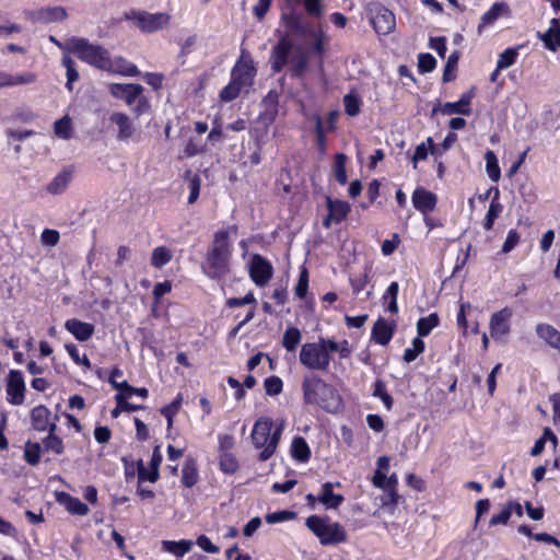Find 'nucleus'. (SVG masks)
Segmentation results:
<instances>
[{"mask_svg": "<svg viewBox=\"0 0 560 560\" xmlns=\"http://www.w3.org/2000/svg\"><path fill=\"white\" fill-rule=\"evenodd\" d=\"M57 501L63 505L67 511L74 515H85L89 513V508L79 499L71 497L66 492L56 493Z\"/></svg>", "mask_w": 560, "mask_h": 560, "instance_id": "4be33fe9", "label": "nucleus"}, {"mask_svg": "<svg viewBox=\"0 0 560 560\" xmlns=\"http://www.w3.org/2000/svg\"><path fill=\"white\" fill-rule=\"evenodd\" d=\"M311 36H313L315 38L313 49L317 54H320V55L324 54L326 51V44L328 40L326 34H324L322 31H318V32L313 31Z\"/></svg>", "mask_w": 560, "mask_h": 560, "instance_id": "338daca9", "label": "nucleus"}, {"mask_svg": "<svg viewBox=\"0 0 560 560\" xmlns=\"http://www.w3.org/2000/svg\"><path fill=\"white\" fill-rule=\"evenodd\" d=\"M511 317L512 311L509 307H504L491 315L489 328L492 338L500 339L510 332Z\"/></svg>", "mask_w": 560, "mask_h": 560, "instance_id": "1a4fd4ad", "label": "nucleus"}, {"mask_svg": "<svg viewBox=\"0 0 560 560\" xmlns=\"http://www.w3.org/2000/svg\"><path fill=\"white\" fill-rule=\"evenodd\" d=\"M542 40L550 50H556L560 46V24L556 19L552 20V26L542 35Z\"/></svg>", "mask_w": 560, "mask_h": 560, "instance_id": "7c9ffc66", "label": "nucleus"}, {"mask_svg": "<svg viewBox=\"0 0 560 560\" xmlns=\"http://www.w3.org/2000/svg\"><path fill=\"white\" fill-rule=\"evenodd\" d=\"M43 448L46 452H52L56 455H59L63 452L62 441L49 432L48 436L43 440Z\"/></svg>", "mask_w": 560, "mask_h": 560, "instance_id": "49530a36", "label": "nucleus"}, {"mask_svg": "<svg viewBox=\"0 0 560 560\" xmlns=\"http://www.w3.org/2000/svg\"><path fill=\"white\" fill-rule=\"evenodd\" d=\"M433 149V140L432 138H428L425 142L420 143L412 155L413 168L417 167V162L421 160H425L428 156V150Z\"/></svg>", "mask_w": 560, "mask_h": 560, "instance_id": "864d4df0", "label": "nucleus"}, {"mask_svg": "<svg viewBox=\"0 0 560 560\" xmlns=\"http://www.w3.org/2000/svg\"><path fill=\"white\" fill-rule=\"evenodd\" d=\"M291 454L299 462H306L310 458L311 451L303 438L299 436L292 441Z\"/></svg>", "mask_w": 560, "mask_h": 560, "instance_id": "2f4dec72", "label": "nucleus"}, {"mask_svg": "<svg viewBox=\"0 0 560 560\" xmlns=\"http://www.w3.org/2000/svg\"><path fill=\"white\" fill-rule=\"evenodd\" d=\"M44 23H50L56 21H62L66 19V10L61 7L43 8Z\"/></svg>", "mask_w": 560, "mask_h": 560, "instance_id": "de8ad7c7", "label": "nucleus"}, {"mask_svg": "<svg viewBox=\"0 0 560 560\" xmlns=\"http://www.w3.org/2000/svg\"><path fill=\"white\" fill-rule=\"evenodd\" d=\"M265 389L268 395H278L282 390V382L277 376H270L265 381Z\"/></svg>", "mask_w": 560, "mask_h": 560, "instance_id": "69168bd1", "label": "nucleus"}, {"mask_svg": "<svg viewBox=\"0 0 560 560\" xmlns=\"http://www.w3.org/2000/svg\"><path fill=\"white\" fill-rule=\"evenodd\" d=\"M37 81V75L31 71H24L19 74H11L0 70V89L12 88L15 85H28Z\"/></svg>", "mask_w": 560, "mask_h": 560, "instance_id": "dca6fc26", "label": "nucleus"}, {"mask_svg": "<svg viewBox=\"0 0 560 560\" xmlns=\"http://www.w3.org/2000/svg\"><path fill=\"white\" fill-rule=\"evenodd\" d=\"M292 48V45L289 39L282 37L278 44L273 47L272 54L270 57L271 69L275 72H279L283 69V67L288 62V56Z\"/></svg>", "mask_w": 560, "mask_h": 560, "instance_id": "4468645a", "label": "nucleus"}, {"mask_svg": "<svg viewBox=\"0 0 560 560\" xmlns=\"http://www.w3.org/2000/svg\"><path fill=\"white\" fill-rule=\"evenodd\" d=\"M272 425V420L267 417L258 418L254 424L252 441L257 448L264 447L259 454L260 460L270 458L279 444L282 424L278 425L271 433Z\"/></svg>", "mask_w": 560, "mask_h": 560, "instance_id": "f03ea898", "label": "nucleus"}, {"mask_svg": "<svg viewBox=\"0 0 560 560\" xmlns=\"http://www.w3.org/2000/svg\"><path fill=\"white\" fill-rule=\"evenodd\" d=\"M539 338L544 339L549 346L560 351V331L547 324H539L536 327Z\"/></svg>", "mask_w": 560, "mask_h": 560, "instance_id": "bb28decb", "label": "nucleus"}, {"mask_svg": "<svg viewBox=\"0 0 560 560\" xmlns=\"http://www.w3.org/2000/svg\"><path fill=\"white\" fill-rule=\"evenodd\" d=\"M65 328L75 337L79 341H86L89 340L94 331L95 327L94 325L85 322H81L77 318L68 319L65 323Z\"/></svg>", "mask_w": 560, "mask_h": 560, "instance_id": "a211bd4d", "label": "nucleus"}, {"mask_svg": "<svg viewBox=\"0 0 560 560\" xmlns=\"http://www.w3.org/2000/svg\"><path fill=\"white\" fill-rule=\"evenodd\" d=\"M230 247L228 243V233L219 231L214 235L213 246L207 257V273L212 277H219L228 270Z\"/></svg>", "mask_w": 560, "mask_h": 560, "instance_id": "39448f33", "label": "nucleus"}, {"mask_svg": "<svg viewBox=\"0 0 560 560\" xmlns=\"http://www.w3.org/2000/svg\"><path fill=\"white\" fill-rule=\"evenodd\" d=\"M254 75L255 68L252 60H246L244 57L241 58L232 70V79L238 81L243 86L250 84Z\"/></svg>", "mask_w": 560, "mask_h": 560, "instance_id": "aec40b11", "label": "nucleus"}, {"mask_svg": "<svg viewBox=\"0 0 560 560\" xmlns=\"http://www.w3.org/2000/svg\"><path fill=\"white\" fill-rule=\"evenodd\" d=\"M161 462H162V455H161V452H160V446H155L154 450H153L152 456H151V460L149 463L150 474L145 475V467H144V465L141 462L138 464V480H139V483L144 481V480H148L150 482L158 481V479L160 477L159 466H160Z\"/></svg>", "mask_w": 560, "mask_h": 560, "instance_id": "f3484780", "label": "nucleus"}, {"mask_svg": "<svg viewBox=\"0 0 560 560\" xmlns=\"http://www.w3.org/2000/svg\"><path fill=\"white\" fill-rule=\"evenodd\" d=\"M305 11L313 18H320L324 14L323 0H303Z\"/></svg>", "mask_w": 560, "mask_h": 560, "instance_id": "6e6d98bb", "label": "nucleus"}, {"mask_svg": "<svg viewBox=\"0 0 560 560\" xmlns=\"http://www.w3.org/2000/svg\"><path fill=\"white\" fill-rule=\"evenodd\" d=\"M243 85L238 83V81H232L229 85H226L220 93V98L222 102H230L236 98L242 90Z\"/></svg>", "mask_w": 560, "mask_h": 560, "instance_id": "09e8293b", "label": "nucleus"}, {"mask_svg": "<svg viewBox=\"0 0 560 560\" xmlns=\"http://www.w3.org/2000/svg\"><path fill=\"white\" fill-rule=\"evenodd\" d=\"M121 375H122V372L118 369H114L112 371L110 376H109V382L113 385V387L118 389L120 393H124L127 397H130L132 394H137L142 398L148 397L147 388H135V387L130 386L127 383V381L117 382V377L118 376L120 377Z\"/></svg>", "mask_w": 560, "mask_h": 560, "instance_id": "5701e85b", "label": "nucleus"}, {"mask_svg": "<svg viewBox=\"0 0 560 560\" xmlns=\"http://www.w3.org/2000/svg\"><path fill=\"white\" fill-rule=\"evenodd\" d=\"M300 362L311 370L324 371L329 365L330 355L326 353L319 341L308 342L301 348Z\"/></svg>", "mask_w": 560, "mask_h": 560, "instance_id": "423d86ee", "label": "nucleus"}, {"mask_svg": "<svg viewBox=\"0 0 560 560\" xmlns=\"http://www.w3.org/2000/svg\"><path fill=\"white\" fill-rule=\"evenodd\" d=\"M373 395L376 396V397H380L382 399V401L384 402V405H385L387 410L392 409V407H393V398L386 392L385 385H384V383L382 381H377L375 383V388H374Z\"/></svg>", "mask_w": 560, "mask_h": 560, "instance_id": "13d9d810", "label": "nucleus"}, {"mask_svg": "<svg viewBox=\"0 0 560 560\" xmlns=\"http://www.w3.org/2000/svg\"><path fill=\"white\" fill-rule=\"evenodd\" d=\"M133 21L143 32L153 33L165 28L170 24L171 16L163 12L148 13L142 11L133 13Z\"/></svg>", "mask_w": 560, "mask_h": 560, "instance_id": "0eeeda50", "label": "nucleus"}, {"mask_svg": "<svg viewBox=\"0 0 560 560\" xmlns=\"http://www.w3.org/2000/svg\"><path fill=\"white\" fill-rule=\"evenodd\" d=\"M346 162H347L346 154H343V153L336 154L335 163H334V175H335V178L341 185H345L348 179L347 172H346Z\"/></svg>", "mask_w": 560, "mask_h": 560, "instance_id": "ea45409f", "label": "nucleus"}, {"mask_svg": "<svg viewBox=\"0 0 560 560\" xmlns=\"http://www.w3.org/2000/svg\"><path fill=\"white\" fill-rule=\"evenodd\" d=\"M372 24L380 35L392 33L396 26L395 15L392 11L384 7H376L372 15Z\"/></svg>", "mask_w": 560, "mask_h": 560, "instance_id": "9d476101", "label": "nucleus"}, {"mask_svg": "<svg viewBox=\"0 0 560 560\" xmlns=\"http://www.w3.org/2000/svg\"><path fill=\"white\" fill-rule=\"evenodd\" d=\"M104 71L117 73L125 77H136L139 74L138 68L127 61L124 57H115L114 59L108 58V67Z\"/></svg>", "mask_w": 560, "mask_h": 560, "instance_id": "412c9836", "label": "nucleus"}, {"mask_svg": "<svg viewBox=\"0 0 560 560\" xmlns=\"http://www.w3.org/2000/svg\"><path fill=\"white\" fill-rule=\"evenodd\" d=\"M219 466L224 474H234L238 469V462L232 453H224L220 454Z\"/></svg>", "mask_w": 560, "mask_h": 560, "instance_id": "79ce46f5", "label": "nucleus"}, {"mask_svg": "<svg viewBox=\"0 0 560 560\" xmlns=\"http://www.w3.org/2000/svg\"><path fill=\"white\" fill-rule=\"evenodd\" d=\"M424 351V342L421 338L417 337L412 340V347L408 348L404 352V361L410 363L417 359V357Z\"/></svg>", "mask_w": 560, "mask_h": 560, "instance_id": "a18cd8bd", "label": "nucleus"}, {"mask_svg": "<svg viewBox=\"0 0 560 560\" xmlns=\"http://www.w3.org/2000/svg\"><path fill=\"white\" fill-rule=\"evenodd\" d=\"M72 174L70 171H62L60 172L47 186V191L51 195H59L66 190L68 187L70 180H71Z\"/></svg>", "mask_w": 560, "mask_h": 560, "instance_id": "c756f323", "label": "nucleus"}, {"mask_svg": "<svg viewBox=\"0 0 560 560\" xmlns=\"http://www.w3.org/2000/svg\"><path fill=\"white\" fill-rule=\"evenodd\" d=\"M127 398L128 397L120 392L115 396L117 407L112 410V416L114 418H117L122 411H136L142 409V406L140 405H132L128 402Z\"/></svg>", "mask_w": 560, "mask_h": 560, "instance_id": "4c0bfd02", "label": "nucleus"}, {"mask_svg": "<svg viewBox=\"0 0 560 560\" xmlns=\"http://www.w3.org/2000/svg\"><path fill=\"white\" fill-rule=\"evenodd\" d=\"M303 392L306 402L318 405L326 410H336L340 405V397L335 388L315 376L305 377Z\"/></svg>", "mask_w": 560, "mask_h": 560, "instance_id": "f257e3e1", "label": "nucleus"}, {"mask_svg": "<svg viewBox=\"0 0 560 560\" xmlns=\"http://www.w3.org/2000/svg\"><path fill=\"white\" fill-rule=\"evenodd\" d=\"M108 91L113 97L124 100L130 106L141 95L143 88L133 83H110L108 84Z\"/></svg>", "mask_w": 560, "mask_h": 560, "instance_id": "9b49d317", "label": "nucleus"}, {"mask_svg": "<svg viewBox=\"0 0 560 560\" xmlns=\"http://www.w3.org/2000/svg\"><path fill=\"white\" fill-rule=\"evenodd\" d=\"M54 132L58 138L69 140L73 133L71 118L69 116H63L55 121Z\"/></svg>", "mask_w": 560, "mask_h": 560, "instance_id": "72a5a7b5", "label": "nucleus"}, {"mask_svg": "<svg viewBox=\"0 0 560 560\" xmlns=\"http://www.w3.org/2000/svg\"><path fill=\"white\" fill-rule=\"evenodd\" d=\"M171 259V250L164 246H159L154 248L152 252L151 264L156 268H161L164 265H166Z\"/></svg>", "mask_w": 560, "mask_h": 560, "instance_id": "a19ab883", "label": "nucleus"}, {"mask_svg": "<svg viewBox=\"0 0 560 560\" xmlns=\"http://www.w3.org/2000/svg\"><path fill=\"white\" fill-rule=\"evenodd\" d=\"M62 65L67 69V88L72 91V83L79 79V72L74 68L73 60L69 56L62 58Z\"/></svg>", "mask_w": 560, "mask_h": 560, "instance_id": "603ef678", "label": "nucleus"}, {"mask_svg": "<svg viewBox=\"0 0 560 560\" xmlns=\"http://www.w3.org/2000/svg\"><path fill=\"white\" fill-rule=\"evenodd\" d=\"M486 159V171L488 173L489 178L492 182H498L501 176L500 167L498 164V159L493 151L489 150L485 154Z\"/></svg>", "mask_w": 560, "mask_h": 560, "instance_id": "e433bc0d", "label": "nucleus"}, {"mask_svg": "<svg viewBox=\"0 0 560 560\" xmlns=\"http://www.w3.org/2000/svg\"><path fill=\"white\" fill-rule=\"evenodd\" d=\"M198 480V472L192 463H186L183 468V477L182 481L187 487L190 488L196 485Z\"/></svg>", "mask_w": 560, "mask_h": 560, "instance_id": "8fccbe9b", "label": "nucleus"}, {"mask_svg": "<svg viewBox=\"0 0 560 560\" xmlns=\"http://www.w3.org/2000/svg\"><path fill=\"white\" fill-rule=\"evenodd\" d=\"M327 207L330 212V217L336 222H341L350 211V205L343 200H332L327 197Z\"/></svg>", "mask_w": 560, "mask_h": 560, "instance_id": "c85d7f7f", "label": "nucleus"}, {"mask_svg": "<svg viewBox=\"0 0 560 560\" xmlns=\"http://www.w3.org/2000/svg\"><path fill=\"white\" fill-rule=\"evenodd\" d=\"M163 548L165 551H168L177 557H183L185 553H187L191 547L192 541L190 540H179V541H171V540H164L162 542Z\"/></svg>", "mask_w": 560, "mask_h": 560, "instance_id": "473e14b6", "label": "nucleus"}, {"mask_svg": "<svg viewBox=\"0 0 560 560\" xmlns=\"http://www.w3.org/2000/svg\"><path fill=\"white\" fill-rule=\"evenodd\" d=\"M59 232L56 230L46 229L40 235V242L44 246L52 247L59 242Z\"/></svg>", "mask_w": 560, "mask_h": 560, "instance_id": "0e129e2a", "label": "nucleus"}, {"mask_svg": "<svg viewBox=\"0 0 560 560\" xmlns=\"http://www.w3.org/2000/svg\"><path fill=\"white\" fill-rule=\"evenodd\" d=\"M332 487L334 486L330 482L324 483L318 497V501L327 509H337L343 502V497L341 494H335L332 492Z\"/></svg>", "mask_w": 560, "mask_h": 560, "instance_id": "a878e982", "label": "nucleus"}, {"mask_svg": "<svg viewBox=\"0 0 560 560\" xmlns=\"http://www.w3.org/2000/svg\"><path fill=\"white\" fill-rule=\"evenodd\" d=\"M439 325V316L433 313L427 317H421L417 323V331L420 337L428 336L433 328Z\"/></svg>", "mask_w": 560, "mask_h": 560, "instance_id": "c9c22d12", "label": "nucleus"}, {"mask_svg": "<svg viewBox=\"0 0 560 560\" xmlns=\"http://www.w3.org/2000/svg\"><path fill=\"white\" fill-rule=\"evenodd\" d=\"M307 528L313 532L323 545H337L347 540V533L339 523L327 517L312 515L306 518Z\"/></svg>", "mask_w": 560, "mask_h": 560, "instance_id": "20e7f679", "label": "nucleus"}, {"mask_svg": "<svg viewBox=\"0 0 560 560\" xmlns=\"http://www.w3.org/2000/svg\"><path fill=\"white\" fill-rule=\"evenodd\" d=\"M436 61L430 54H420L418 57V68L420 72H431L435 68Z\"/></svg>", "mask_w": 560, "mask_h": 560, "instance_id": "052dcab7", "label": "nucleus"}, {"mask_svg": "<svg viewBox=\"0 0 560 560\" xmlns=\"http://www.w3.org/2000/svg\"><path fill=\"white\" fill-rule=\"evenodd\" d=\"M218 442L220 454L231 453L230 450L235 445V440L232 434H220L218 436Z\"/></svg>", "mask_w": 560, "mask_h": 560, "instance_id": "774afa93", "label": "nucleus"}, {"mask_svg": "<svg viewBox=\"0 0 560 560\" xmlns=\"http://www.w3.org/2000/svg\"><path fill=\"white\" fill-rule=\"evenodd\" d=\"M346 113L350 116H355L360 112V100L352 94H347L343 97Z\"/></svg>", "mask_w": 560, "mask_h": 560, "instance_id": "bf43d9fd", "label": "nucleus"}, {"mask_svg": "<svg viewBox=\"0 0 560 560\" xmlns=\"http://www.w3.org/2000/svg\"><path fill=\"white\" fill-rule=\"evenodd\" d=\"M189 196L188 203L192 205L197 201L200 192V178L197 175H194L188 180Z\"/></svg>", "mask_w": 560, "mask_h": 560, "instance_id": "e2e57ef3", "label": "nucleus"}, {"mask_svg": "<svg viewBox=\"0 0 560 560\" xmlns=\"http://www.w3.org/2000/svg\"><path fill=\"white\" fill-rule=\"evenodd\" d=\"M412 205L422 214L433 211L438 203V197L434 192L418 187L412 192Z\"/></svg>", "mask_w": 560, "mask_h": 560, "instance_id": "ddd939ff", "label": "nucleus"}, {"mask_svg": "<svg viewBox=\"0 0 560 560\" xmlns=\"http://www.w3.org/2000/svg\"><path fill=\"white\" fill-rule=\"evenodd\" d=\"M283 20L285 22L287 27L294 34L299 36L311 35L314 31L311 25L305 22L302 16L296 14L283 15Z\"/></svg>", "mask_w": 560, "mask_h": 560, "instance_id": "b1692460", "label": "nucleus"}, {"mask_svg": "<svg viewBox=\"0 0 560 560\" xmlns=\"http://www.w3.org/2000/svg\"><path fill=\"white\" fill-rule=\"evenodd\" d=\"M308 289V272L305 268H303L300 272L299 281L295 287V294L303 299L305 298Z\"/></svg>", "mask_w": 560, "mask_h": 560, "instance_id": "680f3d73", "label": "nucleus"}, {"mask_svg": "<svg viewBox=\"0 0 560 560\" xmlns=\"http://www.w3.org/2000/svg\"><path fill=\"white\" fill-rule=\"evenodd\" d=\"M517 57V49L509 48L502 54H500L497 66L498 70H503L511 67Z\"/></svg>", "mask_w": 560, "mask_h": 560, "instance_id": "3c124183", "label": "nucleus"}, {"mask_svg": "<svg viewBox=\"0 0 560 560\" xmlns=\"http://www.w3.org/2000/svg\"><path fill=\"white\" fill-rule=\"evenodd\" d=\"M308 65V57L306 52L301 51L292 61L291 70L294 77L301 78L305 72Z\"/></svg>", "mask_w": 560, "mask_h": 560, "instance_id": "c03bdc74", "label": "nucleus"}, {"mask_svg": "<svg viewBox=\"0 0 560 560\" xmlns=\"http://www.w3.org/2000/svg\"><path fill=\"white\" fill-rule=\"evenodd\" d=\"M110 124L117 127V139L120 141L127 140L133 136L135 128L130 117L120 112H114L109 116Z\"/></svg>", "mask_w": 560, "mask_h": 560, "instance_id": "2eb2a0df", "label": "nucleus"}, {"mask_svg": "<svg viewBox=\"0 0 560 560\" xmlns=\"http://www.w3.org/2000/svg\"><path fill=\"white\" fill-rule=\"evenodd\" d=\"M249 273L257 285H265L272 276L271 265L259 255H255L250 262Z\"/></svg>", "mask_w": 560, "mask_h": 560, "instance_id": "f8f14e48", "label": "nucleus"}, {"mask_svg": "<svg viewBox=\"0 0 560 560\" xmlns=\"http://www.w3.org/2000/svg\"><path fill=\"white\" fill-rule=\"evenodd\" d=\"M501 211H502V206L498 201H495L493 199L491 201L490 206H489V210H488V213H487V219H486V222H485V229L486 230L489 231V230L492 229L493 222L499 217Z\"/></svg>", "mask_w": 560, "mask_h": 560, "instance_id": "4d7b16f0", "label": "nucleus"}, {"mask_svg": "<svg viewBox=\"0 0 560 560\" xmlns=\"http://www.w3.org/2000/svg\"><path fill=\"white\" fill-rule=\"evenodd\" d=\"M33 428L37 431L49 430L54 432L56 423L50 420V411L45 406H37L32 410Z\"/></svg>", "mask_w": 560, "mask_h": 560, "instance_id": "6ab92c4d", "label": "nucleus"}, {"mask_svg": "<svg viewBox=\"0 0 560 560\" xmlns=\"http://www.w3.org/2000/svg\"><path fill=\"white\" fill-rule=\"evenodd\" d=\"M471 94L465 93L462 95L460 100L455 103H445L441 107V112L444 115H453V114H463V115H469L470 114V102H471Z\"/></svg>", "mask_w": 560, "mask_h": 560, "instance_id": "393cba45", "label": "nucleus"}, {"mask_svg": "<svg viewBox=\"0 0 560 560\" xmlns=\"http://www.w3.org/2000/svg\"><path fill=\"white\" fill-rule=\"evenodd\" d=\"M323 348H325L326 353L330 355V352H339L341 358H348L350 354V349L348 347V342L343 341L342 343H338L331 339L319 338L318 340Z\"/></svg>", "mask_w": 560, "mask_h": 560, "instance_id": "f704fd0d", "label": "nucleus"}, {"mask_svg": "<svg viewBox=\"0 0 560 560\" xmlns=\"http://www.w3.org/2000/svg\"><path fill=\"white\" fill-rule=\"evenodd\" d=\"M40 444L39 443H27L25 446L24 457L26 462L31 465H36L39 462V453H40Z\"/></svg>", "mask_w": 560, "mask_h": 560, "instance_id": "5fc2aeb1", "label": "nucleus"}, {"mask_svg": "<svg viewBox=\"0 0 560 560\" xmlns=\"http://www.w3.org/2000/svg\"><path fill=\"white\" fill-rule=\"evenodd\" d=\"M301 338L302 336L300 330L295 327H290L283 335L282 346L290 352L294 351L296 346L300 343Z\"/></svg>", "mask_w": 560, "mask_h": 560, "instance_id": "58836bf2", "label": "nucleus"}, {"mask_svg": "<svg viewBox=\"0 0 560 560\" xmlns=\"http://www.w3.org/2000/svg\"><path fill=\"white\" fill-rule=\"evenodd\" d=\"M393 327L383 318L376 320L373 326V338L380 345H387L393 337Z\"/></svg>", "mask_w": 560, "mask_h": 560, "instance_id": "cd10ccee", "label": "nucleus"}, {"mask_svg": "<svg viewBox=\"0 0 560 560\" xmlns=\"http://www.w3.org/2000/svg\"><path fill=\"white\" fill-rule=\"evenodd\" d=\"M509 12V8L504 3H494L490 10H488L482 16V24H489L495 21L502 14H506Z\"/></svg>", "mask_w": 560, "mask_h": 560, "instance_id": "37998d69", "label": "nucleus"}, {"mask_svg": "<svg viewBox=\"0 0 560 560\" xmlns=\"http://www.w3.org/2000/svg\"><path fill=\"white\" fill-rule=\"evenodd\" d=\"M25 383L20 371L11 370L7 377L5 393L11 405L20 406L25 398Z\"/></svg>", "mask_w": 560, "mask_h": 560, "instance_id": "6e6552de", "label": "nucleus"}, {"mask_svg": "<svg viewBox=\"0 0 560 560\" xmlns=\"http://www.w3.org/2000/svg\"><path fill=\"white\" fill-rule=\"evenodd\" d=\"M68 52H73L89 65L105 70L109 52L101 45H93L85 38L72 37L68 40Z\"/></svg>", "mask_w": 560, "mask_h": 560, "instance_id": "7ed1b4c3", "label": "nucleus"}]
</instances>
